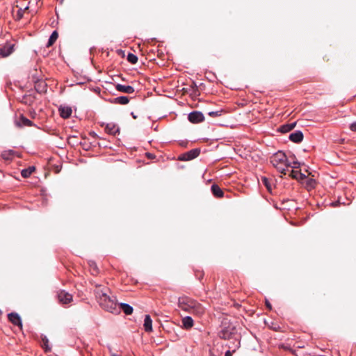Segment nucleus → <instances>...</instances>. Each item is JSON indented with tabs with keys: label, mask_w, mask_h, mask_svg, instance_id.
<instances>
[{
	"label": "nucleus",
	"mask_w": 356,
	"mask_h": 356,
	"mask_svg": "<svg viewBox=\"0 0 356 356\" xmlns=\"http://www.w3.org/2000/svg\"><path fill=\"white\" fill-rule=\"evenodd\" d=\"M291 157H293V159H295V155H294V154H292V155H291Z\"/></svg>",
	"instance_id": "44"
},
{
	"label": "nucleus",
	"mask_w": 356,
	"mask_h": 356,
	"mask_svg": "<svg viewBox=\"0 0 356 356\" xmlns=\"http://www.w3.org/2000/svg\"><path fill=\"white\" fill-rule=\"evenodd\" d=\"M143 327L147 332L152 331V320L149 314L145 316Z\"/></svg>",
	"instance_id": "17"
},
{
	"label": "nucleus",
	"mask_w": 356,
	"mask_h": 356,
	"mask_svg": "<svg viewBox=\"0 0 356 356\" xmlns=\"http://www.w3.org/2000/svg\"><path fill=\"white\" fill-rule=\"evenodd\" d=\"M266 306L267 308H268L269 309H272V306L270 303V302L268 300H266Z\"/></svg>",
	"instance_id": "37"
},
{
	"label": "nucleus",
	"mask_w": 356,
	"mask_h": 356,
	"mask_svg": "<svg viewBox=\"0 0 356 356\" xmlns=\"http://www.w3.org/2000/svg\"><path fill=\"white\" fill-rule=\"evenodd\" d=\"M341 204V202H339V200H337V201H334L330 203V205L333 207H338Z\"/></svg>",
	"instance_id": "35"
},
{
	"label": "nucleus",
	"mask_w": 356,
	"mask_h": 356,
	"mask_svg": "<svg viewBox=\"0 0 356 356\" xmlns=\"http://www.w3.org/2000/svg\"><path fill=\"white\" fill-rule=\"evenodd\" d=\"M261 182L266 186L268 191L272 193V186L270 181L266 177H261Z\"/></svg>",
	"instance_id": "27"
},
{
	"label": "nucleus",
	"mask_w": 356,
	"mask_h": 356,
	"mask_svg": "<svg viewBox=\"0 0 356 356\" xmlns=\"http://www.w3.org/2000/svg\"><path fill=\"white\" fill-rule=\"evenodd\" d=\"M58 299L63 304H68L72 300V295L65 291H61L58 293Z\"/></svg>",
	"instance_id": "10"
},
{
	"label": "nucleus",
	"mask_w": 356,
	"mask_h": 356,
	"mask_svg": "<svg viewBox=\"0 0 356 356\" xmlns=\"http://www.w3.org/2000/svg\"><path fill=\"white\" fill-rule=\"evenodd\" d=\"M105 131L108 134L115 136L119 133L120 129L115 124L111 122L105 124Z\"/></svg>",
	"instance_id": "12"
},
{
	"label": "nucleus",
	"mask_w": 356,
	"mask_h": 356,
	"mask_svg": "<svg viewBox=\"0 0 356 356\" xmlns=\"http://www.w3.org/2000/svg\"><path fill=\"white\" fill-rule=\"evenodd\" d=\"M9 321L14 325L22 328V321L20 316L16 312H11L8 314Z\"/></svg>",
	"instance_id": "7"
},
{
	"label": "nucleus",
	"mask_w": 356,
	"mask_h": 356,
	"mask_svg": "<svg viewBox=\"0 0 356 356\" xmlns=\"http://www.w3.org/2000/svg\"><path fill=\"white\" fill-rule=\"evenodd\" d=\"M58 37V32L56 31H54L48 40L47 47H49L51 46L56 42Z\"/></svg>",
	"instance_id": "26"
},
{
	"label": "nucleus",
	"mask_w": 356,
	"mask_h": 356,
	"mask_svg": "<svg viewBox=\"0 0 356 356\" xmlns=\"http://www.w3.org/2000/svg\"><path fill=\"white\" fill-rule=\"evenodd\" d=\"M211 191L213 196H215L216 197H222L224 195V192L222 191V190L219 187L218 185L216 184L211 185Z\"/></svg>",
	"instance_id": "19"
},
{
	"label": "nucleus",
	"mask_w": 356,
	"mask_h": 356,
	"mask_svg": "<svg viewBox=\"0 0 356 356\" xmlns=\"http://www.w3.org/2000/svg\"><path fill=\"white\" fill-rule=\"evenodd\" d=\"M234 332L229 327H223L218 334L220 339H230L232 338Z\"/></svg>",
	"instance_id": "13"
},
{
	"label": "nucleus",
	"mask_w": 356,
	"mask_h": 356,
	"mask_svg": "<svg viewBox=\"0 0 356 356\" xmlns=\"http://www.w3.org/2000/svg\"><path fill=\"white\" fill-rule=\"evenodd\" d=\"M115 88L118 91L122 92L124 93L131 94L134 92V87L131 86H124L120 83H118L115 86Z\"/></svg>",
	"instance_id": "20"
},
{
	"label": "nucleus",
	"mask_w": 356,
	"mask_h": 356,
	"mask_svg": "<svg viewBox=\"0 0 356 356\" xmlns=\"http://www.w3.org/2000/svg\"><path fill=\"white\" fill-rule=\"evenodd\" d=\"M110 102L112 104L126 105L129 102V98L127 96H120L111 99Z\"/></svg>",
	"instance_id": "15"
},
{
	"label": "nucleus",
	"mask_w": 356,
	"mask_h": 356,
	"mask_svg": "<svg viewBox=\"0 0 356 356\" xmlns=\"http://www.w3.org/2000/svg\"><path fill=\"white\" fill-rule=\"evenodd\" d=\"M137 61H138V57H137V56L135 55V64H136Z\"/></svg>",
	"instance_id": "42"
},
{
	"label": "nucleus",
	"mask_w": 356,
	"mask_h": 356,
	"mask_svg": "<svg viewBox=\"0 0 356 356\" xmlns=\"http://www.w3.org/2000/svg\"><path fill=\"white\" fill-rule=\"evenodd\" d=\"M41 341H42V347L44 349V352H50L51 350V347L49 345V341L48 338L44 334H41L40 336Z\"/></svg>",
	"instance_id": "22"
},
{
	"label": "nucleus",
	"mask_w": 356,
	"mask_h": 356,
	"mask_svg": "<svg viewBox=\"0 0 356 356\" xmlns=\"http://www.w3.org/2000/svg\"><path fill=\"white\" fill-rule=\"evenodd\" d=\"M187 144H188V142H187V141H181V142L180 143V145H181V146H183V147H186Z\"/></svg>",
	"instance_id": "39"
},
{
	"label": "nucleus",
	"mask_w": 356,
	"mask_h": 356,
	"mask_svg": "<svg viewBox=\"0 0 356 356\" xmlns=\"http://www.w3.org/2000/svg\"><path fill=\"white\" fill-rule=\"evenodd\" d=\"M300 166V163L298 162V161H293V162L291 163V168H293V170L294 169H298L299 168Z\"/></svg>",
	"instance_id": "31"
},
{
	"label": "nucleus",
	"mask_w": 356,
	"mask_h": 356,
	"mask_svg": "<svg viewBox=\"0 0 356 356\" xmlns=\"http://www.w3.org/2000/svg\"><path fill=\"white\" fill-rule=\"evenodd\" d=\"M60 115L63 118H68L72 115V108L70 106H60L59 108Z\"/></svg>",
	"instance_id": "18"
},
{
	"label": "nucleus",
	"mask_w": 356,
	"mask_h": 356,
	"mask_svg": "<svg viewBox=\"0 0 356 356\" xmlns=\"http://www.w3.org/2000/svg\"><path fill=\"white\" fill-rule=\"evenodd\" d=\"M15 50V44L6 43L0 48V56L6 58L10 56Z\"/></svg>",
	"instance_id": "6"
},
{
	"label": "nucleus",
	"mask_w": 356,
	"mask_h": 356,
	"mask_svg": "<svg viewBox=\"0 0 356 356\" xmlns=\"http://www.w3.org/2000/svg\"><path fill=\"white\" fill-rule=\"evenodd\" d=\"M200 154V148L192 149L186 152L180 154L178 160L181 161H188L197 158Z\"/></svg>",
	"instance_id": "4"
},
{
	"label": "nucleus",
	"mask_w": 356,
	"mask_h": 356,
	"mask_svg": "<svg viewBox=\"0 0 356 356\" xmlns=\"http://www.w3.org/2000/svg\"><path fill=\"white\" fill-rule=\"evenodd\" d=\"M145 155L149 158V159H153L154 158V156L149 153V152H145Z\"/></svg>",
	"instance_id": "38"
},
{
	"label": "nucleus",
	"mask_w": 356,
	"mask_h": 356,
	"mask_svg": "<svg viewBox=\"0 0 356 356\" xmlns=\"http://www.w3.org/2000/svg\"><path fill=\"white\" fill-rule=\"evenodd\" d=\"M94 293L99 306L103 309L113 314H120L117 298L115 296L112 295L111 290L108 287L96 285Z\"/></svg>",
	"instance_id": "1"
},
{
	"label": "nucleus",
	"mask_w": 356,
	"mask_h": 356,
	"mask_svg": "<svg viewBox=\"0 0 356 356\" xmlns=\"http://www.w3.org/2000/svg\"><path fill=\"white\" fill-rule=\"evenodd\" d=\"M92 265H94V271H95V273H97V266L95 265V264H91L90 266H92Z\"/></svg>",
	"instance_id": "41"
},
{
	"label": "nucleus",
	"mask_w": 356,
	"mask_h": 356,
	"mask_svg": "<svg viewBox=\"0 0 356 356\" xmlns=\"http://www.w3.org/2000/svg\"><path fill=\"white\" fill-rule=\"evenodd\" d=\"M296 126V122L284 124L279 127L278 131L283 133V134L288 133V132L291 131L293 129H294Z\"/></svg>",
	"instance_id": "16"
},
{
	"label": "nucleus",
	"mask_w": 356,
	"mask_h": 356,
	"mask_svg": "<svg viewBox=\"0 0 356 356\" xmlns=\"http://www.w3.org/2000/svg\"><path fill=\"white\" fill-rule=\"evenodd\" d=\"M188 120L191 123L197 124L204 120V115L201 111H194L188 113Z\"/></svg>",
	"instance_id": "5"
},
{
	"label": "nucleus",
	"mask_w": 356,
	"mask_h": 356,
	"mask_svg": "<svg viewBox=\"0 0 356 356\" xmlns=\"http://www.w3.org/2000/svg\"><path fill=\"white\" fill-rule=\"evenodd\" d=\"M16 154V152L13 149L4 150L1 152V156L3 160L9 161Z\"/></svg>",
	"instance_id": "23"
},
{
	"label": "nucleus",
	"mask_w": 356,
	"mask_h": 356,
	"mask_svg": "<svg viewBox=\"0 0 356 356\" xmlns=\"http://www.w3.org/2000/svg\"><path fill=\"white\" fill-rule=\"evenodd\" d=\"M111 356H118V355H115V354H113V355H112Z\"/></svg>",
	"instance_id": "45"
},
{
	"label": "nucleus",
	"mask_w": 356,
	"mask_h": 356,
	"mask_svg": "<svg viewBox=\"0 0 356 356\" xmlns=\"http://www.w3.org/2000/svg\"><path fill=\"white\" fill-rule=\"evenodd\" d=\"M240 347V341H238V343L235 346V348L233 350H227L225 353V356H232L233 353L236 351V349Z\"/></svg>",
	"instance_id": "30"
},
{
	"label": "nucleus",
	"mask_w": 356,
	"mask_h": 356,
	"mask_svg": "<svg viewBox=\"0 0 356 356\" xmlns=\"http://www.w3.org/2000/svg\"><path fill=\"white\" fill-rule=\"evenodd\" d=\"M224 111L222 109L216 111H210L208 113V115L211 117H219L221 116Z\"/></svg>",
	"instance_id": "29"
},
{
	"label": "nucleus",
	"mask_w": 356,
	"mask_h": 356,
	"mask_svg": "<svg viewBox=\"0 0 356 356\" xmlns=\"http://www.w3.org/2000/svg\"><path fill=\"white\" fill-rule=\"evenodd\" d=\"M118 307L120 308V312L122 310L126 315L131 314L134 311L133 307L127 303H118Z\"/></svg>",
	"instance_id": "21"
},
{
	"label": "nucleus",
	"mask_w": 356,
	"mask_h": 356,
	"mask_svg": "<svg viewBox=\"0 0 356 356\" xmlns=\"http://www.w3.org/2000/svg\"><path fill=\"white\" fill-rule=\"evenodd\" d=\"M35 170V168L34 166H29L27 168H24L21 171V175L24 178H28L30 177V175L33 172V171Z\"/></svg>",
	"instance_id": "25"
},
{
	"label": "nucleus",
	"mask_w": 356,
	"mask_h": 356,
	"mask_svg": "<svg viewBox=\"0 0 356 356\" xmlns=\"http://www.w3.org/2000/svg\"><path fill=\"white\" fill-rule=\"evenodd\" d=\"M23 13H24V10L20 8L17 11V17L19 19H21L23 16Z\"/></svg>",
	"instance_id": "36"
},
{
	"label": "nucleus",
	"mask_w": 356,
	"mask_h": 356,
	"mask_svg": "<svg viewBox=\"0 0 356 356\" xmlns=\"http://www.w3.org/2000/svg\"><path fill=\"white\" fill-rule=\"evenodd\" d=\"M181 323H182V328H184L185 330L191 329L194 325L193 319L190 316H186L184 317L181 320Z\"/></svg>",
	"instance_id": "14"
},
{
	"label": "nucleus",
	"mask_w": 356,
	"mask_h": 356,
	"mask_svg": "<svg viewBox=\"0 0 356 356\" xmlns=\"http://www.w3.org/2000/svg\"><path fill=\"white\" fill-rule=\"evenodd\" d=\"M35 90L38 93H44L47 91V85L44 80L42 79H33Z\"/></svg>",
	"instance_id": "9"
},
{
	"label": "nucleus",
	"mask_w": 356,
	"mask_h": 356,
	"mask_svg": "<svg viewBox=\"0 0 356 356\" xmlns=\"http://www.w3.org/2000/svg\"><path fill=\"white\" fill-rule=\"evenodd\" d=\"M127 60L131 63L134 64V53H129L127 56Z\"/></svg>",
	"instance_id": "33"
},
{
	"label": "nucleus",
	"mask_w": 356,
	"mask_h": 356,
	"mask_svg": "<svg viewBox=\"0 0 356 356\" xmlns=\"http://www.w3.org/2000/svg\"><path fill=\"white\" fill-rule=\"evenodd\" d=\"M289 176L297 180H304L307 178V176L304 173L295 170L290 171Z\"/></svg>",
	"instance_id": "24"
},
{
	"label": "nucleus",
	"mask_w": 356,
	"mask_h": 356,
	"mask_svg": "<svg viewBox=\"0 0 356 356\" xmlns=\"http://www.w3.org/2000/svg\"><path fill=\"white\" fill-rule=\"evenodd\" d=\"M177 305L180 309L193 315L200 316L204 313V307L200 303L186 296L178 298Z\"/></svg>",
	"instance_id": "2"
},
{
	"label": "nucleus",
	"mask_w": 356,
	"mask_h": 356,
	"mask_svg": "<svg viewBox=\"0 0 356 356\" xmlns=\"http://www.w3.org/2000/svg\"><path fill=\"white\" fill-rule=\"evenodd\" d=\"M306 184H307V186H309L311 188H314V184H315V181L313 179H307Z\"/></svg>",
	"instance_id": "32"
},
{
	"label": "nucleus",
	"mask_w": 356,
	"mask_h": 356,
	"mask_svg": "<svg viewBox=\"0 0 356 356\" xmlns=\"http://www.w3.org/2000/svg\"><path fill=\"white\" fill-rule=\"evenodd\" d=\"M276 169L282 175H286V171L288 170V168H286L284 164H281L279 165H273Z\"/></svg>",
	"instance_id": "28"
},
{
	"label": "nucleus",
	"mask_w": 356,
	"mask_h": 356,
	"mask_svg": "<svg viewBox=\"0 0 356 356\" xmlns=\"http://www.w3.org/2000/svg\"><path fill=\"white\" fill-rule=\"evenodd\" d=\"M131 115L132 116V118H134V111L131 112Z\"/></svg>",
	"instance_id": "43"
},
{
	"label": "nucleus",
	"mask_w": 356,
	"mask_h": 356,
	"mask_svg": "<svg viewBox=\"0 0 356 356\" xmlns=\"http://www.w3.org/2000/svg\"><path fill=\"white\" fill-rule=\"evenodd\" d=\"M209 356H217V355L214 353V352L213 350H210Z\"/></svg>",
	"instance_id": "40"
},
{
	"label": "nucleus",
	"mask_w": 356,
	"mask_h": 356,
	"mask_svg": "<svg viewBox=\"0 0 356 356\" xmlns=\"http://www.w3.org/2000/svg\"><path fill=\"white\" fill-rule=\"evenodd\" d=\"M15 125L18 127L35 126V124L32 121L24 117L23 115H21L19 119L15 120Z\"/></svg>",
	"instance_id": "8"
},
{
	"label": "nucleus",
	"mask_w": 356,
	"mask_h": 356,
	"mask_svg": "<svg viewBox=\"0 0 356 356\" xmlns=\"http://www.w3.org/2000/svg\"><path fill=\"white\" fill-rule=\"evenodd\" d=\"M270 163L273 165L284 164L286 168L291 166V161L289 160L285 153L280 150L271 156Z\"/></svg>",
	"instance_id": "3"
},
{
	"label": "nucleus",
	"mask_w": 356,
	"mask_h": 356,
	"mask_svg": "<svg viewBox=\"0 0 356 356\" xmlns=\"http://www.w3.org/2000/svg\"><path fill=\"white\" fill-rule=\"evenodd\" d=\"M303 137V133L300 130H296L289 136V140L296 143L302 142Z\"/></svg>",
	"instance_id": "11"
},
{
	"label": "nucleus",
	"mask_w": 356,
	"mask_h": 356,
	"mask_svg": "<svg viewBox=\"0 0 356 356\" xmlns=\"http://www.w3.org/2000/svg\"><path fill=\"white\" fill-rule=\"evenodd\" d=\"M350 129L353 131H356V121L350 124Z\"/></svg>",
	"instance_id": "34"
}]
</instances>
